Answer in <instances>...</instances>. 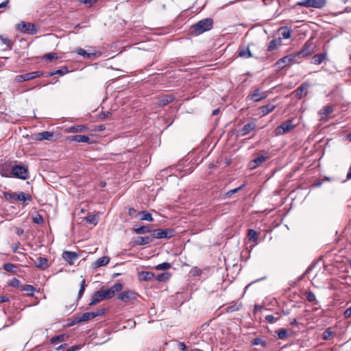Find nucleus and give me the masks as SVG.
I'll use <instances>...</instances> for the list:
<instances>
[{
    "instance_id": "nucleus-1",
    "label": "nucleus",
    "mask_w": 351,
    "mask_h": 351,
    "mask_svg": "<svg viewBox=\"0 0 351 351\" xmlns=\"http://www.w3.org/2000/svg\"><path fill=\"white\" fill-rule=\"evenodd\" d=\"M307 47V42L305 43L303 45V49L299 51L298 53L293 55H289L287 56H285L282 58H280L279 60H278L276 63V66L279 69H282L286 66L291 64L292 62H296L294 59L298 56H301L302 58H304L307 56V51H306V49Z\"/></svg>"
},
{
    "instance_id": "nucleus-2",
    "label": "nucleus",
    "mask_w": 351,
    "mask_h": 351,
    "mask_svg": "<svg viewBox=\"0 0 351 351\" xmlns=\"http://www.w3.org/2000/svg\"><path fill=\"white\" fill-rule=\"evenodd\" d=\"M297 119H290L283 122L282 124L276 128L274 132L276 136H280L293 130L298 125Z\"/></svg>"
},
{
    "instance_id": "nucleus-3",
    "label": "nucleus",
    "mask_w": 351,
    "mask_h": 351,
    "mask_svg": "<svg viewBox=\"0 0 351 351\" xmlns=\"http://www.w3.org/2000/svg\"><path fill=\"white\" fill-rule=\"evenodd\" d=\"M213 19L210 18L199 21L192 26L193 31L196 34H200L208 31L213 27Z\"/></svg>"
},
{
    "instance_id": "nucleus-4",
    "label": "nucleus",
    "mask_w": 351,
    "mask_h": 351,
    "mask_svg": "<svg viewBox=\"0 0 351 351\" xmlns=\"http://www.w3.org/2000/svg\"><path fill=\"white\" fill-rule=\"evenodd\" d=\"M176 231L173 228L156 229L152 232L154 239H171L174 237Z\"/></svg>"
},
{
    "instance_id": "nucleus-5",
    "label": "nucleus",
    "mask_w": 351,
    "mask_h": 351,
    "mask_svg": "<svg viewBox=\"0 0 351 351\" xmlns=\"http://www.w3.org/2000/svg\"><path fill=\"white\" fill-rule=\"evenodd\" d=\"M123 289V285L120 282L115 283L113 286H112L110 288L107 289H101L100 291L102 293V296L106 299H110L113 298L116 293H118L119 291H121Z\"/></svg>"
},
{
    "instance_id": "nucleus-6",
    "label": "nucleus",
    "mask_w": 351,
    "mask_h": 351,
    "mask_svg": "<svg viewBox=\"0 0 351 351\" xmlns=\"http://www.w3.org/2000/svg\"><path fill=\"white\" fill-rule=\"evenodd\" d=\"M16 28L18 31L23 34H34L36 33L37 30L35 27L34 24L29 23L22 21L16 25Z\"/></svg>"
},
{
    "instance_id": "nucleus-7",
    "label": "nucleus",
    "mask_w": 351,
    "mask_h": 351,
    "mask_svg": "<svg viewBox=\"0 0 351 351\" xmlns=\"http://www.w3.org/2000/svg\"><path fill=\"white\" fill-rule=\"evenodd\" d=\"M4 197L7 200L15 199L17 201L25 202L26 200H31L32 197L29 194H25L23 192L19 193L5 192L3 193Z\"/></svg>"
},
{
    "instance_id": "nucleus-8",
    "label": "nucleus",
    "mask_w": 351,
    "mask_h": 351,
    "mask_svg": "<svg viewBox=\"0 0 351 351\" xmlns=\"http://www.w3.org/2000/svg\"><path fill=\"white\" fill-rule=\"evenodd\" d=\"M12 175L22 180H26L29 178L28 169L23 165H14L12 167Z\"/></svg>"
},
{
    "instance_id": "nucleus-9",
    "label": "nucleus",
    "mask_w": 351,
    "mask_h": 351,
    "mask_svg": "<svg viewBox=\"0 0 351 351\" xmlns=\"http://www.w3.org/2000/svg\"><path fill=\"white\" fill-rule=\"evenodd\" d=\"M252 89V93L247 96V98L253 100L254 101L257 102L261 101L268 96L267 91H261V89L257 86L253 87Z\"/></svg>"
},
{
    "instance_id": "nucleus-10",
    "label": "nucleus",
    "mask_w": 351,
    "mask_h": 351,
    "mask_svg": "<svg viewBox=\"0 0 351 351\" xmlns=\"http://www.w3.org/2000/svg\"><path fill=\"white\" fill-rule=\"evenodd\" d=\"M44 73L43 71H33L22 75H17L15 78V80L19 82L28 81L30 80H33L39 77L43 76Z\"/></svg>"
},
{
    "instance_id": "nucleus-11",
    "label": "nucleus",
    "mask_w": 351,
    "mask_h": 351,
    "mask_svg": "<svg viewBox=\"0 0 351 351\" xmlns=\"http://www.w3.org/2000/svg\"><path fill=\"white\" fill-rule=\"evenodd\" d=\"M137 294L132 291L128 290L121 292L118 298L120 300L124 302H132L136 299Z\"/></svg>"
},
{
    "instance_id": "nucleus-12",
    "label": "nucleus",
    "mask_w": 351,
    "mask_h": 351,
    "mask_svg": "<svg viewBox=\"0 0 351 351\" xmlns=\"http://www.w3.org/2000/svg\"><path fill=\"white\" fill-rule=\"evenodd\" d=\"M75 52L84 57V58L89 59L91 60H95L96 58L99 57L101 56V53L98 51L95 52H87L85 49L82 48H77Z\"/></svg>"
},
{
    "instance_id": "nucleus-13",
    "label": "nucleus",
    "mask_w": 351,
    "mask_h": 351,
    "mask_svg": "<svg viewBox=\"0 0 351 351\" xmlns=\"http://www.w3.org/2000/svg\"><path fill=\"white\" fill-rule=\"evenodd\" d=\"M308 302L313 304V311L316 312V316H319L322 313V311L320 309V306L319 305V302L315 298V295L312 293L308 291Z\"/></svg>"
},
{
    "instance_id": "nucleus-14",
    "label": "nucleus",
    "mask_w": 351,
    "mask_h": 351,
    "mask_svg": "<svg viewBox=\"0 0 351 351\" xmlns=\"http://www.w3.org/2000/svg\"><path fill=\"white\" fill-rule=\"evenodd\" d=\"M334 108L332 105L324 106L319 111V115L321 120H327L328 117L333 112Z\"/></svg>"
},
{
    "instance_id": "nucleus-15",
    "label": "nucleus",
    "mask_w": 351,
    "mask_h": 351,
    "mask_svg": "<svg viewBox=\"0 0 351 351\" xmlns=\"http://www.w3.org/2000/svg\"><path fill=\"white\" fill-rule=\"evenodd\" d=\"M175 97L173 95H163L158 98L157 104L164 106L173 101Z\"/></svg>"
},
{
    "instance_id": "nucleus-16",
    "label": "nucleus",
    "mask_w": 351,
    "mask_h": 351,
    "mask_svg": "<svg viewBox=\"0 0 351 351\" xmlns=\"http://www.w3.org/2000/svg\"><path fill=\"white\" fill-rule=\"evenodd\" d=\"M62 257L69 265H73V261L78 257V254L75 252L64 251Z\"/></svg>"
},
{
    "instance_id": "nucleus-17",
    "label": "nucleus",
    "mask_w": 351,
    "mask_h": 351,
    "mask_svg": "<svg viewBox=\"0 0 351 351\" xmlns=\"http://www.w3.org/2000/svg\"><path fill=\"white\" fill-rule=\"evenodd\" d=\"M53 136V132H49V131H44L42 132H39L36 134V139L38 141H43V140H47V141H52Z\"/></svg>"
},
{
    "instance_id": "nucleus-18",
    "label": "nucleus",
    "mask_w": 351,
    "mask_h": 351,
    "mask_svg": "<svg viewBox=\"0 0 351 351\" xmlns=\"http://www.w3.org/2000/svg\"><path fill=\"white\" fill-rule=\"evenodd\" d=\"M104 300V298L102 296L101 292L99 291H95L93 293L90 299V302H89V306H93L101 302V300Z\"/></svg>"
},
{
    "instance_id": "nucleus-19",
    "label": "nucleus",
    "mask_w": 351,
    "mask_h": 351,
    "mask_svg": "<svg viewBox=\"0 0 351 351\" xmlns=\"http://www.w3.org/2000/svg\"><path fill=\"white\" fill-rule=\"evenodd\" d=\"M0 175L3 177H11L12 169L9 165L6 163L0 164Z\"/></svg>"
},
{
    "instance_id": "nucleus-20",
    "label": "nucleus",
    "mask_w": 351,
    "mask_h": 351,
    "mask_svg": "<svg viewBox=\"0 0 351 351\" xmlns=\"http://www.w3.org/2000/svg\"><path fill=\"white\" fill-rule=\"evenodd\" d=\"M282 45V41L280 38H275L272 39L267 45V51H272L276 49L278 47Z\"/></svg>"
},
{
    "instance_id": "nucleus-21",
    "label": "nucleus",
    "mask_w": 351,
    "mask_h": 351,
    "mask_svg": "<svg viewBox=\"0 0 351 351\" xmlns=\"http://www.w3.org/2000/svg\"><path fill=\"white\" fill-rule=\"evenodd\" d=\"M256 128V124L254 122L248 123L245 124L241 130V135L245 136Z\"/></svg>"
},
{
    "instance_id": "nucleus-22",
    "label": "nucleus",
    "mask_w": 351,
    "mask_h": 351,
    "mask_svg": "<svg viewBox=\"0 0 351 351\" xmlns=\"http://www.w3.org/2000/svg\"><path fill=\"white\" fill-rule=\"evenodd\" d=\"M327 3V0H308V7L315 8H322Z\"/></svg>"
},
{
    "instance_id": "nucleus-23",
    "label": "nucleus",
    "mask_w": 351,
    "mask_h": 351,
    "mask_svg": "<svg viewBox=\"0 0 351 351\" xmlns=\"http://www.w3.org/2000/svg\"><path fill=\"white\" fill-rule=\"evenodd\" d=\"M68 139L71 141H75L77 143H87L89 141V137L86 135H73L68 137Z\"/></svg>"
},
{
    "instance_id": "nucleus-24",
    "label": "nucleus",
    "mask_w": 351,
    "mask_h": 351,
    "mask_svg": "<svg viewBox=\"0 0 351 351\" xmlns=\"http://www.w3.org/2000/svg\"><path fill=\"white\" fill-rule=\"evenodd\" d=\"M36 267L40 269L45 270L49 267L48 260L46 258L38 257L35 263Z\"/></svg>"
},
{
    "instance_id": "nucleus-25",
    "label": "nucleus",
    "mask_w": 351,
    "mask_h": 351,
    "mask_svg": "<svg viewBox=\"0 0 351 351\" xmlns=\"http://www.w3.org/2000/svg\"><path fill=\"white\" fill-rule=\"evenodd\" d=\"M109 261H110V258L108 256H104L100 257L94 262L93 267L95 268H98V267H100L102 266H105L107 264H108Z\"/></svg>"
},
{
    "instance_id": "nucleus-26",
    "label": "nucleus",
    "mask_w": 351,
    "mask_h": 351,
    "mask_svg": "<svg viewBox=\"0 0 351 351\" xmlns=\"http://www.w3.org/2000/svg\"><path fill=\"white\" fill-rule=\"evenodd\" d=\"M326 58V53H318L311 58V63L314 64H320Z\"/></svg>"
},
{
    "instance_id": "nucleus-27",
    "label": "nucleus",
    "mask_w": 351,
    "mask_h": 351,
    "mask_svg": "<svg viewBox=\"0 0 351 351\" xmlns=\"http://www.w3.org/2000/svg\"><path fill=\"white\" fill-rule=\"evenodd\" d=\"M238 56L243 58H249L252 57V54L249 47H239L238 50Z\"/></svg>"
},
{
    "instance_id": "nucleus-28",
    "label": "nucleus",
    "mask_w": 351,
    "mask_h": 351,
    "mask_svg": "<svg viewBox=\"0 0 351 351\" xmlns=\"http://www.w3.org/2000/svg\"><path fill=\"white\" fill-rule=\"evenodd\" d=\"M88 130V127L84 125H73L71 127H69L66 129L67 132L71 133H75V132H84Z\"/></svg>"
},
{
    "instance_id": "nucleus-29",
    "label": "nucleus",
    "mask_w": 351,
    "mask_h": 351,
    "mask_svg": "<svg viewBox=\"0 0 351 351\" xmlns=\"http://www.w3.org/2000/svg\"><path fill=\"white\" fill-rule=\"evenodd\" d=\"M153 230H154L151 229L150 226H142L134 229V232L137 234L151 233V234L152 235Z\"/></svg>"
},
{
    "instance_id": "nucleus-30",
    "label": "nucleus",
    "mask_w": 351,
    "mask_h": 351,
    "mask_svg": "<svg viewBox=\"0 0 351 351\" xmlns=\"http://www.w3.org/2000/svg\"><path fill=\"white\" fill-rule=\"evenodd\" d=\"M21 291L25 292L27 296H34L36 289L30 285H23Z\"/></svg>"
},
{
    "instance_id": "nucleus-31",
    "label": "nucleus",
    "mask_w": 351,
    "mask_h": 351,
    "mask_svg": "<svg viewBox=\"0 0 351 351\" xmlns=\"http://www.w3.org/2000/svg\"><path fill=\"white\" fill-rule=\"evenodd\" d=\"M278 34L280 35L278 38L281 40L289 38L291 36V31L286 27H280L278 29Z\"/></svg>"
},
{
    "instance_id": "nucleus-32",
    "label": "nucleus",
    "mask_w": 351,
    "mask_h": 351,
    "mask_svg": "<svg viewBox=\"0 0 351 351\" xmlns=\"http://www.w3.org/2000/svg\"><path fill=\"white\" fill-rule=\"evenodd\" d=\"M138 278L141 280L149 281L154 278V274L151 271H141Z\"/></svg>"
},
{
    "instance_id": "nucleus-33",
    "label": "nucleus",
    "mask_w": 351,
    "mask_h": 351,
    "mask_svg": "<svg viewBox=\"0 0 351 351\" xmlns=\"http://www.w3.org/2000/svg\"><path fill=\"white\" fill-rule=\"evenodd\" d=\"M137 215L140 216V219L142 221H147L149 222L154 221L152 214L147 211H140Z\"/></svg>"
},
{
    "instance_id": "nucleus-34",
    "label": "nucleus",
    "mask_w": 351,
    "mask_h": 351,
    "mask_svg": "<svg viewBox=\"0 0 351 351\" xmlns=\"http://www.w3.org/2000/svg\"><path fill=\"white\" fill-rule=\"evenodd\" d=\"M276 108V106L269 104L265 106H263L261 107L260 110L261 111L262 115L265 116L267 114L271 112Z\"/></svg>"
},
{
    "instance_id": "nucleus-35",
    "label": "nucleus",
    "mask_w": 351,
    "mask_h": 351,
    "mask_svg": "<svg viewBox=\"0 0 351 351\" xmlns=\"http://www.w3.org/2000/svg\"><path fill=\"white\" fill-rule=\"evenodd\" d=\"M88 320H90L89 315L86 312V313H83L82 315H81L80 316H75L73 318L72 324H77V323L82 322H87Z\"/></svg>"
},
{
    "instance_id": "nucleus-36",
    "label": "nucleus",
    "mask_w": 351,
    "mask_h": 351,
    "mask_svg": "<svg viewBox=\"0 0 351 351\" xmlns=\"http://www.w3.org/2000/svg\"><path fill=\"white\" fill-rule=\"evenodd\" d=\"M296 97L301 98L302 96L307 94L306 84L303 83L299 88L295 90Z\"/></svg>"
},
{
    "instance_id": "nucleus-37",
    "label": "nucleus",
    "mask_w": 351,
    "mask_h": 351,
    "mask_svg": "<svg viewBox=\"0 0 351 351\" xmlns=\"http://www.w3.org/2000/svg\"><path fill=\"white\" fill-rule=\"evenodd\" d=\"M152 241V239L149 237H139L136 241V244L138 245H144L149 244Z\"/></svg>"
},
{
    "instance_id": "nucleus-38",
    "label": "nucleus",
    "mask_w": 351,
    "mask_h": 351,
    "mask_svg": "<svg viewBox=\"0 0 351 351\" xmlns=\"http://www.w3.org/2000/svg\"><path fill=\"white\" fill-rule=\"evenodd\" d=\"M105 312H106V308H99L95 311H91V312H87V313L89 315L90 319H91L96 317L104 315L105 313Z\"/></svg>"
},
{
    "instance_id": "nucleus-39",
    "label": "nucleus",
    "mask_w": 351,
    "mask_h": 351,
    "mask_svg": "<svg viewBox=\"0 0 351 351\" xmlns=\"http://www.w3.org/2000/svg\"><path fill=\"white\" fill-rule=\"evenodd\" d=\"M170 276H171V274L169 272H165V273L158 274L156 276V280L158 282H165L169 279Z\"/></svg>"
},
{
    "instance_id": "nucleus-40",
    "label": "nucleus",
    "mask_w": 351,
    "mask_h": 351,
    "mask_svg": "<svg viewBox=\"0 0 351 351\" xmlns=\"http://www.w3.org/2000/svg\"><path fill=\"white\" fill-rule=\"evenodd\" d=\"M69 72V70L67 68L64 67L60 69H57L53 71L49 72L48 74V76H53L54 75H63Z\"/></svg>"
},
{
    "instance_id": "nucleus-41",
    "label": "nucleus",
    "mask_w": 351,
    "mask_h": 351,
    "mask_svg": "<svg viewBox=\"0 0 351 351\" xmlns=\"http://www.w3.org/2000/svg\"><path fill=\"white\" fill-rule=\"evenodd\" d=\"M247 237L250 241H252L254 242L256 241L258 237V233L253 229L248 230Z\"/></svg>"
},
{
    "instance_id": "nucleus-42",
    "label": "nucleus",
    "mask_w": 351,
    "mask_h": 351,
    "mask_svg": "<svg viewBox=\"0 0 351 351\" xmlns=\"http://www.w3.org/2000/svg\"><path fill=\"white\" fill-rule=\"evenodd\" d=\"M8 285L12 287H18L21 289L23 285L21 283V281L19 279L13 278L8 282Z\"/></svg>"
},
{
    "instance_id": "nucleus-43",
    "label": "nucleus",
    "mask_w": 351,
    "mask_h": 351,
    "mask_svg": "<svg viewBox=\"0 0 351 351\" xmlns=\"http://www.w3.org/2000/svg\"><path fill=\"white\" fill-rule=\"evenodd\" d=\"M171 267V265L169 263H162L155 266L156 270H167Z\"/></svg>"
},
{
    "instance_id": "nucleus-44",
    "label": "nucleus",
    "mask_w": 351,
    "mask_h": 351,
    "mask_svg": "<svg viewBox=\"0 0 351 351\" xmlns=\"http://www.w3.org/2000/svg\"><path fill=\"white\" fill-rule=\"evenodd\" d=\"M0 40L6 45L8 48L12 49L13 43L8 37L0 35Z\"/></svg>"
},
{
    "instance_id": "nucleus-45",
    "label": "nucleus",
    "mask_w": 351,
    "mask_h": 351,
    "mask_svg": "<svg viewBox=\"0 0 351 351\" xmlns=\"http://www.w3.org/2000/svg\"><path fill=\"white\" fill-rule=\"evenodd\" d=\"M251 343L254 346L261 345L263 347H266V346H267L266 341L263 340L261 338H258V337L252 339Z\"/></svg>"
},
{
    "instance_id": "nucleus-46",
    "label": "nucleus",
    "mask_w": 351,
    "mask_h": 351,
    "mask_svg": "<svg viewBox=\"0 0 351 351\" xmlns=\"http://www.w3.org/2000/svg\"><path fill=\"white\" fill-rule=\"evenodd\" d=\"M241 304H234L232 305H230L226 308V312L231 313L234 311H239L241 308Z\"/></svg>"
},
{
    "instance_id": "nucleus-47",
    "label": "nucleus",
    "mask_w": 351,
    "mask_h": 351,
    "mask_svg": "<svg viewBox=\"0 0 351 351\" xmlns=\"http://www.w3.org/2000/svg\"><path fill=\"white\" fill-rule=\"evenodd\" d=\"M276 332L280 339H285L287 337V331L285 329H280Z\"/></svg>"
},
{
    "instance_id": "nucleus-48",
    "label": "nucleus",
    "mask_w": 351,
    "mask_h": 351,
    "mask_svg": "<svg viewBox=\"0 0 351 351\" xmlns=\"http://www.w3.org/2000/svg\"><path fill=\"white\" fill-rule=\"evenodd\" d=\"M64 340V335H60L56 337H53L51 339L50 341L51 343H57L59 342H62Z\"/></svg>"
},
{
    "instance_id": "nucleus-49",
    "label": "nucleus",
    "mask_w": 351,
    "mask_h": 351,
    "mask_svg": "<svg viewBox=\"0 0 351 351\" xmlns=\"http://www.w3.org/2000/svg\"><path fill=\"white\" fill-rule=\"evenodd\" d=\"M85 287H86V281L84 279H83L81 282L80 288V290L78 292V299L81 298L82 296L83 295L84 292L85 291Z\"/></svg>"
},
{
    "instance_id": "nucleus-50",
    "label": "nucleus",
    "mask_w": 351,
    "mask_h": 351,
    "mask_svg": "<svg viewBox=\"0 0 351 351\" xmlns=\"http://www.w3.org/2000/svg\"><path fill=\"white\" fill-rule=\"evenodd\" d=\"M43 58L49 61H52L53 60L58 59V56L56 53L51 52L45 54L43 56Z\"/></svg>"
},
{
    "instance_id": "nucleus-51",
    "label": "nucleus",
    "mask_w": 351,
    "mask_h": 351,
    "mask_svg": "<svg viewBox=\"0 0 351 351\" xmlns=\"http://www.w3.org/2000/svg\"><path fill=\"white\" fill-rule=\"evenodd\" d=\"M279 319V316L275 317L273 315H269L265 317V319L267 322L270 324H274L277 322Z\"/></svg>"
},
{
    "instance_id": "nucleus-52",
    "label": "nucleus",
    "mask_w": 351,
    "mask_h": 351,
    "mask_svg": "<svg viewBox=\"0 0 351 351\" xmlns=\"http://www.w3.org/2000/svg\"><path fill=\"white\" fill-rule=\"evenodd\" d=\"M15 267L16 266L12 263H5L3 266V269L8 272H13Z\"/></svg>"
},
{
    "instance_id": "nucleus-53",
    "label": "nucleus",
    "mask_w": 351,
    "mask_h": 351,
    "mask_svg": "<svg viewBox=\"0 0 351 351\" xmlns=\"http://www.w3.org/2000/svg\"><path fill=\"white\" fill-rule=\"evenodd\" d=\"M32 221L36 224H42L43 223V217L40 215L37 214L32 218Z\"/></svg>"
},
{
    "instance_id": "nucleus-54",
    "label": "nucleus",
    "mask_w": 351,
    "mask_h": 351,
    "mask_svg": "<svg viewBox=\"0 0 351 351\" xmlns=\"http://www.w3.org/2000/svg\"><path fill=\"white\" fill-rule=\"evenodd\" d=\"M86 221L91 224L96 225L97 223V220L95 215H89L86 217Z\"/></svg>"
},
{
    "instance_id": "nucleus-55",
    "label": "nucleus",
    "mask_w": 351,
    "mask_h": 351,
    "mask_svg": "<svg viewBox=\"0 0 351 351\" xmlns=\"http://www.w3.org/2000/svg\"><path fill=\"white\" fill-rule=\"evenodd\" d=\"M265 160H266V157H265L264 156H260L254 159V162L258 164V165L259 166L263 162H264Z\"/></svg>"
},
{
    "instance_id": "nucleus-56",
    "label": "nucleus",
    "mask_w": 351,
    "mask_h": 351,
    "mask_svg": "<svg viewBox=\"0 0 351 351\" xmlns=\"http://www.w3.org/2000/svg\"><path fill=\"white\" fill-rule=\"evenodd\" d=\"M332 335V332L330 329H327L323 333H322V338L325 340H327L330 338V337Z\"/></svg>"
},
{
    "instance_id": "nucleus-57",
    "label": "nucleus",
    "mask_w": 351,
    "mask_h": 351,
    "mask_svg": "<svg viewBox=\"0 0 351 351\" xmlns=\"http://www.w3.org/2000/svg\"><path fill=\"white\" fill-rule=\"evenodd\" d=\"M80 1L88 7H90L94 3L96 2V0H80Z\"/></svg>"
},
{
    "instance_id": "nucleus-58",
    "label": "nucleus",
    "mask_w": 351,
    "mask_h": 351,
    "mask_svg": "<svg viewBox=\"0 0 351 351\" xmlns=\"http://www.w3.org/2000/svg\"><path fill=\"white\" fill-rule=\"evenodd\" d=\"M111 112H109V111H107V112H101L99 114V117L101 118H107L108 117H110L111 115Z\"/></svg>"
},
{
    "instance_id": "nucleus-59",
    "label": "nucleus",
    "mask_w": 351,
    "mask_h": 351,
    "mask_svg": "<svg viewBox=\"0 0 351 351\" xmlns=\"http://www.w3.org/2000/svg\"><path fill=\"white\" fill-rule=\"evenodd\" d=\"M178 346H179V348L182 351H186L188 349V347L183 342H180L178 344Z\"/></svg>"
},
{
    "instance_id": "nucleus-60",
    "label": "nucleus",
    "mask_w": 351,
    "mask_h": 351,
    "mask_svg": "<svg viewBox=\"0 0 351 351\" xmlns=\"http://www.w3.org/2000/svg\"><path fill=\"white\" fill-rule=\"evenodd\" d=\"M128 214L131 217H135V215L137 214V213L134 208H130L128 210Z\"/></svg>"
},
{
    "instance_id": "nucleus-61",
    "label": "nucleus",
    "mask_w": 351,
    "mask_h": 351,
    "mask_svg": "<svg viewBox=\"0 0 351 351\" xmlns=\"http://www.w3.org/2000/svg\"><path fill=\"white\" fill-rule=\"evenodd\" d=\"M263 306L261 305H259V304H255L254 306V313H257V312H259V311H261V310L263 309Z\"/></svg>"
},
{
    "instance_id": "nucleus-62",
    "label": "nucleus",
    "mask_w": 351,
    "mask_h": 351,
    "mask_svg": "<svg viewBox=\"0 0 351 351\" xmlns=\"http://www.w3.org/2000/svg\"><path fill=\"white\" fill-rule=\"evenodd\" d=\"M344 317L348 318L351 317V307L347 308L344 312Z\"/></svg>"
},
{
    "instance_id": "nucleus-63",
    "label": "nucleus",
    "mask_w": 351,
    "mask_h": 351,
    "mask_svg": "<svg viewBox=\"0 0 351 351\" xmlns=\"http://www.w3.org/2000/svg\"><path fill=\"white\" fill-rule=\"evenodd\" d=\"M258 164H256V162H254V159L251 160L249 163V167L250 169H255L258 167Z\"/></svg>"
},
{
    "instance_id": "nucleus-64",
    "label": "nucleus",
    "mask_w": 351,
    "mask_h": 351,
    "mask_svg": "<svg viewBox=\"0 0 351 351\" xmlns=\"http://www.w3.org/2000/svg\"><path fill=\"white\" fill-rule=\"evenodd\" d=\"M9 298L5 295H0V303L8 302Z\"/></svg>"
}]
</instances>
